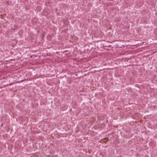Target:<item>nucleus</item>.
Masks as SVG:
<instances>
[{"instance_id": "obj_1", "label": "nucleus", "mask_w": 157, "mask_h": 157, "mask_svg": "<svg viewBox=\"0 0 157 157\" xmlns=\"http://www.w3.org/2000/svg\"><path fill=\"white\" fill-rule=\"evenodd\" d=\"M8 86V84H7V85H6V86Z\"/></svg>"}, {"instance_id": "obj_2", "label": "nucleus", "mask_w": 157, "mask_h": 157, "mask_svg": "<svg viewBox=\"0 0 157 157\" xmlns=\"http://www.w3.org/2000/svg\"><path fill=\"white\" fill-rule=\"evenodd\" d=\"M2 125H3L2 124V125H1V126H2Z\"/></svg>"}]
</instances>
